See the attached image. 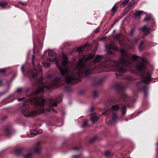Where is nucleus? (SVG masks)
I'll return each instance as SVG.
<instances>
[{
	"mask_svg": "<svg viewBox=\"0 0 158 158\" xmlns=\"http://www.w3.org/2000/svg\"><path fill=\"white\" fill-rule=\"evenodd\" d=\"M48 54L49 56L52 57V59L50 57L48 58V61L50 62L55 61V63L56 64V61L57 60L56 59V55L55 53L54 52L51 51L49 52Z\"/></svg>",
	"mask_w": 158,
	"mask_h": 158,
	"instance_id": "0eeeda50",
	"label": "nucleus"
},
{
	"mask_svg": "<svg viewBox=\"0 0 158 158\" xmlns=\"http://www.w3.org/2000/svg\"><path fill=\"white\" fill-rule=\"evenodd\" d=\"M40 151V148L39 145H37L34 149V151L37 153H39Z\"/></svg>",
	"mask_w": 158,
	"mask_h": 158,
	"instance_id": "a211bd4d",
	"label": "nucleus"
},
{
	"mask_svg": "<svg viewBox=\"0 0 158 158\" xmlns=\"http://www.w3.org/2000/svg\"><path fill=\"white\" fill-rule=\"evenodd\" d=\"M80 148H77V147H74L73 148V149L74 150H78Z\"/></svg>",
	"mask_w": 158,
	"mask_h": 158,
	"instance_id": "37998d69",
	"label": "nucleus"
},
{
	"mask_svg": "<svg viewBox=\"0 0 158 158\" xmlns=\"http://www.w3.org/2000/svg\"><path fill=\"white\" fill-rule=\"evenodd\" d=\"M143 91L144 92V94L146 95L147 90V88L146 86H144L143 88Z\"/></svg>",
	"mask_w": 158,
	"mask_h": 158,
	"instance_id": "c756f323",
	"label": "nucleus"
},
{
	"mask_svg": "<svg viewBox=\"0 0 158 158\" xmlns=\"http://www.w3.org/2000/svg\"><path fill=\"white\" fill-rule=\"evenodd\" d=\"M108 124L109 125H110V122H109V123H108Z\"/></svg>",
	"mask_w": 158,
	"mask_h": 158,
	"instance_id": "8fccbe9b",
	"label": "nucleus"
},
{
	"mask_svg": "<svg viewBox=\"0 0 158 158\" xmlns=\"http://www.w3.org/2000/svg\"><path fill=\"white\" fill-rule=\"evenodd\" d=\"M106 48L108 50L112 49L116 51H119V48L117 45L113 43H112L109 45H106Z\"/></svg>",
	"mask_w": 158,
	"mask_h": 158,
	"instance_id": "6e6552de",
	"label": "nucleus"
},
{
	"mask_svg": "<svg viewBox=\"0 0 158 158\" xmlns=\"http://www.w3.org/2000/svg\"><path fill=\"white\" fill-rule=\"evenodd\" d=\"M129 48H132V47H129Z\"/></svg>",
	"mask_w": 158,
	"mask_h": 158,
	"instance_id": "864d4df0",
	"label": "nucleus"
},
{
	"mask_svg": "<svg viewBox=\"0 0 158 158\" xmlns=\"http://www.w3.org/2000/svg\"><path fill=\"white\" fill-rule=\"evenodd\" d=\"M95 140V138H92V139L90 140V141L91 142H92L93 141H94V140Z\"/></svg>",
	"mask_w": 158,
	"mask_h": 158,
	"instance_id": "a18cd8bd",
	"label": "nucleus"
},
{
	"mask_svg": "<svg viewBox=\"0 0 158 158\" xmlns=\"http://www.w3.org/2000/svg\"><path fill=\"white\" fill-rule=\"evenodd\" d=\"M142 11H138L136 12L135 14V17H139L142 13Z\"/></svg>",
	"mask_w": 158,
	"mask_h": 158,
	"instance_id": "b1692460",
	"label": "nucleus"
},
{
	"mask_svg": "<svg viewBox=\"0 0 158 158\" xmlns=\"http://www.w3.org/2000/svg\"><path fill=\"white\" fill-rule=\"evenodd\" d=\"M61 79V77H56L54 80L52 84L47 86L44 85L43 82V78L42 77H41L38 80L37 82L39 88L34 92V94L36 95L41 92H47L53 87L57 88L59 86L57 85V83L56 82Z\"/></svg>",
	"mask_w": 158,
	"mask_h": 158,
	"instance_id": "39448f33",
	"label": "nucleus"
},
{
	"mask_svg": "<svg viewBox=\"0 0 158 158\" xmlns=\"http://www.w3.org/2000/svg\"><path fill=\"white\" fill-rule=\"evenodd\" d=\"M134 29H132L131 30V31L130 32V34L131 35H132L133 32H134Z\"/></svg>",
	"mask_w": 158,
	"mask_h": 158,
	"instance_id": "a19ab883",
	"label": "nucleus"
},
{
	"mask_svg": "<svg viewBox=\"0 0 158 158\" xmlns=\"http://www.w3.org/2000/svg\"><path fill=\"white\" fill-rule=\"evenodd\" d=\"M88 124V121H87L86 120L85 121L83 124L82 125V127H84L86 126H87Z\"/></svg>",
	"mask_w": 158,
	"mask_h": 158,
	"instance_id": "2f4dec72",
	"label": "nucleus"
},
{
	"mask_svg": "<svg viewBox=\"0 0 158 158\" xmlns=\"http://www.w3.org/2000/svg\"><path fill=\"white\" fill-rule=\"evenodd\" d=\"M108 66L105 65H101L99 67L100 68H102L103 69L102 70L101 72H106L107 71V70L105 69L106 67H108Z\"/></svg>",
	"mask_w": 158,
	"mask_h": 158,
	"instance_id": "5701e85b",
	"label": "nucleus"
},
{
	"mask_svg": "<svg viewBox=\"0 0 158 158\" xmlns=\"http://www.w3.org/2000/svg\"><path fill=\"white\" fill-rule=\"evenodd\" d=\"M135 0H132L130 2L129 4V5L128 7V10H129L130 8L133 6V5L135 3Z\"/></svg>",
	"mask_w": 158,
	"mask_h": 158,
	"instance_id": "dca6fc26",
	"label": "nucleus"
},
{
	"mask_svg": "<svg viewBox=\"0 0 158 158\" xmlns=\"http://www.w3.org/2000/svg\"><path fill=\"white\" fill-rule=\"evenodd\" d=\"M6 70V69H0V73H4Z\"/></svg>",
	"mask_w": 158,
	"mask_h": 158,
	"instance_id": "f704fd0d",
	"label": "nucleus"
},
{
	"mask_svg": "<svg viewBox=\"0 0 158 158\" xmlns=\"http://www.w3.org/2000/svg\"><path fill=\"white\" fill-rule=\"evenodd\" d=\"M43 65L45 67H47L49 66L50 64L48 63H45L44 64H43Z\"/></svg>",
	"mask_w": 158,
	"mask_h": 158,
	"instance_id": "e433bc0d",
	"label": "nucleus"
},
{
	"mask_svg": "<svg viewBox=\"0 0 158 158\" xmlns=\"http://www.w3.org/2000/svg\"><path fill=\"white\" fill-rule=\"evenodd\" d=\"M138 38H136L133 41V43L135 44H136L138 41Z\"/></svg>",
	"mask_w": 158,
	"mask_h": 158,
	"instance_id": "ea45409f",
	"label": "nucleus"
},
{
	"mask_svg": "<svg viewBox=\"0 0 158 158\" xmlns=\"http://www.w3.org/2000/svg\"><path fill=\"white\" fill-rule=\"evenodd\" d=\"M5 131L8 134H9L10 132V129H9V128H6Z\"/></svg>",
	"mask_w": 158,
	"mask_h": 158,
	"instance_id": "473e14b6",
	"label": "nucleus"
},
{
	"mask_svg": "<svg viewBox=\"0 0 158 158\" xmlns=\"http://www.w3.org/2000/svg\"><path fill=\"white\" fill-rule=\"evenodd\" d=\"M118 117L115 114H114L112 118L113 121L114 122L116 121L118 119Z\"/></svg>",
	"mask_w": 158,
	"mask_h": 158,
	"instance_id": "393cba45",
	"label": "nucleus"
},
{
	"mask_svg": "<svg viewBox=\"0 0 158 158\" xmlns=\"http://www.w3.org/2000/svg\"><path fill=\"white\" fill-rule=\"evenodd\" d=\"M32 156V154L29 153L24 156V158H31Z\"/></svg>",
	"mask_w": 158,
	"mask_h": 158,
	"instance_id": "a878e982",
	"label": "nucleus"
},
{
	"mask_svg": "<svg viewBox=\"0 0 158 158\" xmlns=\"http://www.w3.org/2000/svg\"><path fill=\"white\" fill-rule=\"evenodd\" d=\"M81 155H74L73 156V158H81Z\"/></svg>",
	"mask_w": 158,
	"mask_h": 158,
	"instance_id": "c85d7f7f",
	"label": "nucleus"
},
{
	"mask_svg": "<svg viewBox=\"0 0 158 158\" xmlns=\"http://www.w3.org/2000/svg\"><path fill=\"white\" fill-rule=\"evenodd\" d=\"M22 89L21 88H18L17 90V92L18 93L22 91Z\"/></svg>",
	"mask_w": 158,
	"mask_h": 158,
	"instance_id": "58836bf2",
	"label": "nucleus"
},
{
	"mask_svg": "<svg viewBox=\"0 0 158 158\" xmlns=\"http://www.w3.org/2000/svg\"><path fill=\"white\" fill-rule=\"evenodd\" d=\"M114 38L118 40L121 46L123 47V48L120 50L122 57L119 59V61H113V67L114 69V71L117 72L115 73L116 76L121 75L127 71L130 70V68L133 66V60H139L141 62L139 64L136 66V69L142 75L141 81L147 83L148 81H150V73H145L147 71V66L148 64L147 60L143 57H140L139 59V56L135 55L131 56V59L129 55L126 51L124 47L123 43L125 37L121 34L119 33L114 36Z\"/></svg>",
	"mask_w": 158,
	"mask_h": 158,
	"instance_id": "f257e3e1",
	"label": "nucleus"
},
{
	"mask_svg": "<svg viewBox=\"0 0 158 158\" xmlns=\"http://www.w3.org/2000/svg\"><path fill=\"white\" fill-rule=\"evenodd\" d=\"M150 29L147 27L146 25L144 26L143 27L139 29V30L144 32L145 35H147L150 33Z\"/></svg>",
	"mask_w": 158,
	"mask_h": 158,
	"instance_id": "1a4fd4ad",
	"label": "nucleus"
},
{
	"mask_svg": "<svg viewBox=\"0 0 158 158\" xmlns=\"http://www.w3.org/2000/svg\"><path fill=\"white\" fill-rule=\"evenodd\" d=\"M119 108V107L117 105H114L112 106V110L113 111H117L118 110Z\"/></svg>",
	"mask_w": 158,
	"mask_h": 158,
	"instance_id": "6ab92c4d",
	"label": "nucleus"
},
{
	"mask_svg": "<svg viewBox=\"0 0 158 158\" xmlns=\"http://www.w3.org/2000/svg\"><path fill=\"white\" fill-rule=\"evenodd\" d=\"M128 98L127 95L125 93L123 94L120 99L121 101H123L124 102H126Z\"/></svg>",
	"mask_w": 158,
	"mask_h": 158,
	"instance_id": "f8f14e48",
	"label": "nucleus"
},
{
	"mask_svg": "<svg viewBox=\"0 0 158 158\" xmlns=\"http://www.w3.org/2000/svg\"><path fill=\"white\" fill-rule=\"evenodd\" d=\"M86 45H85L81 47H78L77 48V51L78 52H82L84 50L83 49V48H85L86 47Z\"/></svg>",
	"mask_w": 158,
	"mask_h": 158,
	"instance_id": "aec40b11",
	"label": "nucleus"
},
{
	"mask_svg": "<svg viewBox=\"0 0 158 158\" xmlns=\"http://www.w3.org/2000/svg\"><path fill=\"white\" fill-rule=\"evenodd\" d=\"M96 93L95 92H94V95L95 97H96Z\"/></svg>",
	"mask_w": 158,
	"mask_h": 158,
	"instance_id": "49530a36",
	"label": "nucleus"
},
{
	"mask_svg": "<svg viewBox=\"0 0 158 158\" xmlns=\"http://www.w3.org/2000/svg\"><path fill=\"white\" fill-rule=\"evenodd\" d=\"M99 28H97L94 31V33H97L99 31Z\"/></svg>",
	"mask_w": 158,
	"mask_h": 158,
	"instance_id": "72a5a7b5",
	"label": "nucleus"
},
{
	"mask_svg": "<svg viewBox=\"0 0 158 158\" xmlns=\"http://www.w3.org/2000/svg\"><path fill=\"white\" fill-rule=\"evenodd\" d=\"M107 53L108 54H113L114 55V53H113L111 51H107Z\"/></svg>",
	"mask_w": 158,
	"mask_h": 158,
	"instance_id": "79ce46f5",
	"label": "nucleus"
},
{
	"mask_svg": "<svg viewBox=\"0 0 158 158\" xmlns=\"http://www.w3.org/2000/svg\"><path fill=\"white\" fill-rule=\"evenodd\" d=\"M105 155L106 156H108L110 155V152L109 151H106L105 152Z\"/></svg>",
	"mask_w": 158,
	"mask_h": 158,
	"instance_id": "cd10ccee",
	"label": "nucleus"
},
{
	"mask_svg": "<svg viewBox=\"0 0 158 158\" xmlns=\"http://www.w3.org/2000/svg\"><path fill=\"white\" fill-rule=\"evenodd\" d=\"M126 88V87L123 85H118L117 87V89L118 91H123Z\"/></svg>",
	"mask_w": 158,
	"mask_h": 158,
	"instance_id": "9d476101",
	"label": "nucleus"
},
{
	"mask_svg": "<svg viewBox=\"0 0 158 158\" xmlns=\"http://www.w3.org/2000/svg\"><path fill=\"white\" fill-rule=\"evenodd\" d=\"M124 105H123L122 106V115H124L126 113L127 109L126 106V105H125L124 104H123Z\"/></svg>",
	"mask_w": 158,
	"mask_h": 158,
	"instance_id": "ddd939ff",
	"label": "nucleus"
},
{
	"mask_svg": "<svg viewBox=\"0 0 158 158\" xmlns=\"http://www.w3.org/2000/svg\"><path fill=\"white\" fill-rule=\"evenodd\" d=\"M22 149L19 148L15 150V154L16 155H19L22 152Z\"/></svg>",
	"mask_w": 158,
	"mask_h": 158,
	"instance_id": "4be33fe9",
	"label": "nucleus"
},
{
	"mask_svg": "<svg viewBox=\"0 0 158 158\" xmlns=\"http://www.w3.org/2000/svg\"><path fill=\"white\" fill-rule=\"evenodd\" d=\"M94 55V54L91 53L88 56L85 55L82 58H80L77 62V67L78 68L77 71H79V69L81 70V77H85L88 75L90 74L92 70L95 68L94 63L99 61L103 58L102 56H96L93 60V63L87 65L86 62L89 60L93 57Z\"/></svg>",
	"mask_w": 158,
	"mask_h": 158,
	"instance_id": "20e7f679",
	"label": "nucleus"
},
{
	"mask_svg": "<svg viewBox=\"0 0 158 158\" xmlns=\"http://www.w3.org/2000/svg\"><path fill=\"white\" fill-rule=\"evenodd\" d=\"M42 131L39 132V131L36 130H32L31 131L30 134L31 135H35L39 134H40L42 132Z\"/></svg>",
	"mask_w": 158,
	"mask_h": 158,
	"instance_id": "4468645a",
	"label": "nucleus"
},
{
	"mask_svg": "<svg viewBox=\"0 0 158 158\" xmlns=\"http://www.w3.org/2000/svg\"><path fill=\"white\" fill-rule=\"evenodd\" d=\"M126 11H127V12L125 13V14H126V13H127L128 11V10H126Z\"/></svg>",
	"mask_w": 158,
	"mask_h": 158,
	"instance_id": "3c124183",
	"label": "nucleus"
},
{
	"mask_svg": "<svg viewBox=\"0 0 158 158\" xmlns=\"http://www.w3.org/2000/svg\"><path fill=\"white\" fill-rule=\"evenodd\" d=\"M126 11H127V12L125 13V14H126V13H127L128 11V10H126Z\"/></svg>",
	"mask_w": 158,
	"mask_h": 158,
	"instance_id": "603ef678",
	"label": "nucleus"
},
{
	"mask_svg": "<svg viewBox=\"0 0 158 158\" xmlns=\"http://www.w3.org/2000/svg\"><path fill=\"white\" fill-rule=\"evenodd\" d=\"M23 98H19L18 99V100L19 101H20L23 100Z\"/></svg>",
	"mask_w": 158,
	"mask_h": 158,
	"instance_id": "c03bdc74",
	"label": "nucleus"
},
{
	"mask_svg": "<svg viewBox=\"0 0 158 158\" xmlns=\"http://www.w3.org/2000/svg\"><path fill=\"white\" fill-rule=\"evenodd\" d=\"M117 9V7H115L114 6L112 8V10L113 11L114 13Z\"/></svg>",
	"mask_w": 158,
	"mask_h": 158,
	"instance_id": "c9c22d12",
	"label": "nucleus"
},
{
	"mask_svg": "<svg viewBox=\"0 0 158 158\" xmlns=\"http://www.w3.org/2000/svg\"><path fill=\"white\" fill-rule=\"evenodd\" d=\"M90 119L93 123H95L98 119V118L96 116L92 114L90 116Z\"/></svg>",
	"mask_w": 158,
	"mask_h": 158,
	"instance_id": "9b49d317",
	"label": "nucleus"
},
{
	"mask_svg": "<svg viewBox=\"0 0 158 158\" xmlns=\"http://www.w3.org/2000/svg\"><path fill=\"white\" fill-rule=\"evenodd\" d=\"M2 83V81L0 80V86L1 85Z\"/></svg>",
	"mask_w": 158,
	"mask_h": 158,
	"instance_id": "de8ad7c7",
	"label": "nucleus"
},
{
	"mask_svg": "<svg viewBox=\"0 0 158 158\" xmlns=\"http://www.w3.org/2000/svg\"><path fill=\"white\" fill-rule=\"evenodd\" d=\"M15 6L16 7H19L17 5H15Z\"/></svg>",
	"mask_w": 158,
	"mask_h": 158,
	"instance_id": "09e8293b",
	"label": "nucleus"
},
{
	"mask_svg": "<svg viewBox=\"0 0 158 158\" xmlns=\"http://www.w3.org/2000/svg\"><path fill=\"white\" fill-rule=\"evenodd\" d=\"M35 56L33 55L32 56V64H33V66H34V59H35Z\"/></svg>",
	"mask_w": 158,
	"mask_h": 158,
	"instance_id": "4c0bfd02",
	"label": "nucleus"
},
{
	"mask_svg": "<svg viewBox=\"0 0 158 158\" xmlns=\"http://www.w3.org/2000/svg\"><path fill=\"white\" fill-rule=\"evenodd\" d=\"M19 4H21L22 5H23V6H26L28 5V4L27 3H23V2H19Z\"/></svg>",
	"mask_w": 158,
	"mask_h": 158,
	"instance_id": "7c9ffc66",
	"label": "nucleus"
},
{
	"mask_svg": "<svg viewBox=\"0 0 158 158\" xmlns=\"http://www.w3.org/2000/svg\"><path fill=\"white\" fill-rule=\"evenodd\" d=\"M63 61L62 65L59 66L57 60L56 61V64L57 68L60 70L62 75L65 77V81L67 83L73 84L74 82L79 81V78L81 77V70L77 71V68L76 65L75 68L73 70H71L68 66V62L67 56L66 55H63Z\"/></svg>",
	"mask_w": 158,
	"mask_h": 158,
	"instance_id": "7ed1b4c3",
	"label": "nucleus"
},
{
	"mask_svg": "<svg viewBox=\"0 0 158 158\" xmlns=\"http://www.w3.org/2000/svg\"><path fill=\"white\" fill-rule=\"evenodd\" d=\"M143 41H141L140 44L139 45V49L140 51H142L144 49V48L143 47Z\"/></svg>",
	"mask_w": 158,
	"mask_h": 158,
	"instance_id": "412c9836",
	"label": "nucleus"
},
{
	"mask_svg": "<svg viewBox=\"0 0 158 158\" xmlns=\"http://www.w3.org/2000/svg\"><path fill=\"white\" fill-rule=\"evenodd\" d=\"M61 101V97L59 96L56 101L50 99L47 100L43 98L42 96L37 97H35L32 101L34 106L36 107L35 110L30 111L29 108L23 110L24 115L27 117H31L41 113H47L51 111L56 112V110L53 108V106H57V103Z\"/></svg>",
	"mask_w": 158,
	"mask_h": 158,
	"instance_id": "f03ea898",
	"label": "nucleus"
},
{
	"mask_svg": "<svg viewBox=\"0 0 158 158\" xmlns=\"http://www.w3.org/2000/svg\"><path fill=\"white\" fill-rule=\"evenodd\" d=\"M7 5V3L6 2H0V6L2 8H5L6 6Z\"/></svg>",
	"mask_w": 158,
	"mask_h": 158,
	"instance_id": "2eb2a0df",
	"label": "nucleus"
},
{
	"mask_svg": "<svg viewBox=\"0 0 158 158\" xmlns=\"http://www.w3.org/2000/svg\"><path fill=\"white\" fill-rule=\"evenodd\" d=\"M129 1V0H125L122 2L120 5V6L121 7H123L125 5L127 4V3Z\"/></svg>",
	"mask_w": 158,
	"mask_h": 158,
	"instance_id": "f3484780",
	"label": "nucleus"
},
{
	"mask_svg": "<svg viewBox=\"0 0 158 158\" xmlns=\"http://www.w3.org/2000/svg\"><path fill=\"white\" fill-rule=\"evenodd\" d=\"M21 70L23 73L24 75H26L31 78H34L38 74L37 73H35V72H34L33 71L31 70L28 71L27 72V73H25L24 72L25 66L23 65L22 66Z\"/></svg>",
	"mask_w": 158,
	"mask_h": 158,
	"instance_id": "423d86ee",
	"label": "nucleus"
},
{
	"mask_svg": "<svg viewBox=\"0 0 158 158\" xmlns=\"http://www.w3.org/2000/svg\"><path fill=\"white\" fill-rule=\"evenodd\" d=\"M150 17L148 15H147L146 17L143 20L144 21H148L150 19Z\"/></svg>",
	"mask_w": 158,
	"mask_h": 158,
	"instance_id": "bb28decb",
	"label": "nucleus"
}]
</instances>
